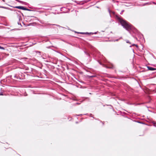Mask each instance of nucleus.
Wrapping results in <instances>:
<instances>
[{
    "mask_svg": "<svg viewBox=\"0 0 156 156\" xmlns=\"http://www.w3.org/2000/svg\"><path fill=\"white\" fill-rule=\"evenodd\" d=\"M116 17L121 25L126 30L129 31H130V30L135 31H136V29L129 23L118 16H116Z\"/></svg>",
    "mask_w": 156,
    "mask_h": 156,
    "instance_id": "1",
    "label": "nucleus"
},
{
    "mask_svg": "<svg viewBox=\"0 0 156 156\" xmlns=\"http://www.w3.org/2000/svg\"><path fill=\"white\" fill-rule=\"evenodd\" d=\"M22 73L18 74H14L13 75L14 79H13L16 80H23V76Z\"/></svg>",
    "mask_w": 156,
    "mask_h": 156,
    "instance_id": "2",
    "label": "nucleus"
},
{
    "mask_svg": "<svg viewBox=\"0 0 156 156\" xmlns=\"http://www.w3.org/2000/svg\"><path fill=\"white\" fill-rule=\"evenodd\" d=\"M9 6L10 7H13V8H17L18 9H21L22 10H24V7L23 6H11L10 5H9Z\"/></svg>",
    "mask_w": 156,
    "mask_h": 156,
    "instance_id": "3",
    "label": "nucleus"
},
{
    "mask_svg": "<svg viewBox=\"0 0 156 156\" xmlns=\"http://www.w3.org/2000/svg\"><path fill=\"white\" fill-rule=\"evenodd\" d=\"M148 70L153 71L156 70V69L149 66H147Z\"/></svg>",
    "mask_w": 156,
    "mask_h": 156,
    "instance_id": "4",
    "label": "nucleus"
},
{
    "mask_svg": "<svg viewBox=\"0 0 156 156\" xmlns=\"http://www.w3.org/2000/svg\"><path fill=\"white\" fill-rule=\"evenodd\" d=\"M15 0L17 1V2H19L22 3L23 4H24V3H25V2L22 1H20L19 0Z\"/></svg>",
    "mask_w": 156,
    "mask_h": 156,
    "instance_id": "5",
    "label": "nucleus"
},
{
    "mask_svg": "<svg viewBox=\"0 0 156 156\" xmlns=\"http://www.w3.org/2000/svg\"><path fill=\"white\" fill-rule=\"evenodd\" d=\"M74 2L76 3H77L78 4H79V5H83V3H82L81 2H77L76 1H75Z\"/></svg>",
    "mask_w": 156,
    "mask_h": 156,
    "instance_id": "6",
    "label": "nucleus"
},
{
    "mask_svg": "<svg viewBox=\"0 0 156 156\" xmlns=\"http://www.w3.org/2000/svg\"><path fill=\"white\" fill-rule=\"evenodd\" d=\"M78 33L82 34H90V33L88 32H78Z\"/></svg>",
    "mask_w": 156,
    "mask_h": 156,
    "instance_id": "7",
    "label": "nucleus"
},
{
    "mask_svg": "<svg viewBox=\"0 0 156 156\" xmlns=\"http://www.w3.org/2000/svg\"><path fill=\"white\" fill-rule=\"evenodd\" d=\"M84 53L87 56L89 57L90 56V55L89 53H88V52H87V51H84Z\"/></svg>",
    "mask_w": 156,
    "mask_h": 156,
    "instance_id": "8",
    "label": "nucleus"
},
{
    "mask_svg": "<svg viewBox=\"0 0 156 156\" xmlns=\"http://www.w3.org/2000/svg\"><path fill=\"white\" fill-rule=\"evenodd\" d=\"M34 52H35L36 53L39 54V55H41V52L40 51H34Z\"/></svg>",
    "mask_w": 156,
    "mask_h": 156,
    "instance_id": "9",
    "label": "nucleus"
},
{
    "mask_svg": "<svg viewBox=\"0 0 156 156\" xmlns=\"http://www.w3.org/2000/svg\"><path fill=\"white\" fill-rule=\"evenodd\" d=\"M24 10H27V11H31V10L30 9H27L25 7H24Z\"/></svg>",
    "mask_w": 156,
    "mask_h": 156,
    "instance_id": "10",
    "label": "nucleus"
},
{
    "mask_svg": "<svg viewBox=\"0 0 156 156\" xmlns=\"http://www.w3.org/2000/svg\"><path fill=\"white\" fill-rule=\"evenodd\" d=\"M48 7V8H46H46H44L43 9H47V10H51V7Z\"/></svg>",
    "mask_w": 156,
    "mask_h": 156,
    "instance_id": "11",
    "label": "nucleus"
},
{
    "mask_svg": "<svg viewBox=\"0 0 156 156\" xmlns=\"http://www.w3.org/2000/svg\"><path fill=\"white\" fill-rule=\"evenodd\" d=\"M95 76H88V78H92V77H95Z\"/></svg>",
    "mask_w": 156,
    "mask_h": 156,
    "instance_id": "12",
    "label": "nucleus"
},
{
    "mask_svg": "<svg viewBox=\"0 0 156 156\" xmlns=\"http://www.w3.org/2000/svg\"><path fill=\"white\" fill-rule=\"evenodd\" d=\"M0 49L4 50L5 49L4 48L0 46Z\"/></svg>",
    "mask_w": 156,
    "mask_h": 156,
    "instance_id": "13",
    "label": "nucleus"
},
{
    "mask_svg": "<svg viewBox=\"0 0 156 156\" xmlns=\"http://www.w3.org/2000/svg\"><path fill=\"white\" fill-rule=\"evenodd\" d=\"M65 8L62 7L61 8V10L62 11L64 9H65Z\"/></svg>",
    "mask_w": 156,
    "mask_h": 156,
    "instance_id": "14",
    "label": "nucleus"
},
{
    "mask_svg": "<svg viewBox=\"0 0 156 156\" xmlns=\"http://www.w3.org/2000/svg\"><path fill=\"white\" fill-rule=\"evenodd\" d=\"M4 94H3L2 92H0V95H3Z\"/></svg>",
    "mask_w": 156,
    "mask_h": 156,
    "instance_id": "15",
    "label": "nucleus"
},
{
    "mask_svg": "<svg viewBox=\"0 0 156 156\" xmlns=\"http://www.w3.org/2000/svg\"><path fill=\"white\" fill-rule=\"evenodd\" d=\"M0 8H4V9H6V7H4V6H0Z\"/></svg>",
    "mask_w": 156,
    "mask_h": 156,
    "instance_id": "16",
    "label": "nucleus"
},
{
    "mask_svg": "<svg viewBox=\"0 0 156 156\" xmlns=\"http://www.w3.org/2000/svg\"><path fill=\"white\" fill-rule=\"evenodd\" d=\"M126 42L127 43H130L129 42V41L128 40H126Z\"/></svg>",
    "mask_w": 156,
    "mask_h": 156,
    "instance_id": "17",
    "label": "nucleus"
},
{
    "mask_svg": "<svg viewBox=\"0 0 156 156\" xmlns=\"http://www.w3.org/2000/svg\"><path fill=\"white\" fill-rule=\"evenodd\" d=\"M18 25H21V23H20V22H18Z\"/></svg>",
    "mask_w": 156,
    "mask_h": 156,
    "instance_id": "18",
    "label": "nucleus"
},
{
    "mask_svg": "<svg viewBox=\"0 0 156 156\" xmlns=\"http://www.w3.org/2000/svg\"><path fill=\"white\" fill-rule=\"evenodd\" d=\"M124 11V10H122L121 11V12L120 13V14H122V12H123Z\"/></svg>",
    "mask_w": 156,
    "mask_h": 156,
    "instance_id": "19",
    "label": "nucleus"
},
{
    "mask_svg": "<svg viewBox=\"0 0 156 156\" xmlns=\"http://www.w3.org/2000/svg\"><path fill=\"white\" fill-rule=\"evenodd\" d=\"M108 12H109L110 14V11L109 9H108Z\"/></svg>",
    "mask_w": 156,
    "mask_h": 156,
    "instance_id": "20",
    "label": "nucleus"
},
{
    "mask_svg": "<svg viewBox=\"0 0 156 156\" xmlns=\"http://www.w3.org/2000/svg\"><path fill=\"white\" fill-rule=\"evenodd\" d=\"M132 45H133V46L136 45V47H137V45H136V44H133Z\"/></svg>",
    "mask_w": 156,
    "mask_h": 156,
    "instance_id": "21",
    "label": "nucleus"
},
{
    "mask_svg": "<svg viewBox=\"0 0 156 156\" xmlns=\"http://www.w3.org/2000/svg\"><path fill=\"white\" fill-rule=\"evenodd\" d=\"M92 114H90V117H93L92 116Z\"/></svg>",
    "mask_w": 156,
    "mask_h": 156,
    "instance_id": "22",
    "label": "nucleus"
},
{
    "mask_svg": "<svg viewBox=\"0 0 156 156\" xmlns=\"http://www.w3.org/2000/svg\"><path fill=\"white\" fill-rule=\"evenodd\" d=\"M119 39H116L115 40V41H119Z\"/></svg>",
    "mask_w": 156,
    "mask_h": 156,
    "instance_id": "23",
    "label": "nucleus"
},
{
    "mask_svg": "<svg viewBox=\"0 0 156 156\" xmlns=\"http://www.w3.org/2000/svg\"><path fill=\"white\" fill-rule=\"evenodd\" d=\"M82 115V114H80V115H78V116H81V115Z\"/></svg>",
    "mask_w": 156,
    "mask_h": 156,
    "instance_id": "24",
    "label": "nucleus"
},
{
    "mask_svg": "<svg viewBox=\"0 0 156 156\" xmlns=\"http://www.w3.org/2000/svg\"><path fill=\"white\" fill-rule=\"evenodd\" d=\"M53 25H55V24H53ZM56 25L57 26H59L58 25Z\"/></svg>",
    "mask_w": 156,
    "mask_h": 156,
    "instance_id": "25",
    "label": "nucleus"
},
{
    "mask_svg": "<svg viewBox=\"0 0 156 156\" xmlns=\"http://www.w3.org/2000/svg\"><path fill=\"white\" fill-rule=\"evenodd\" d=\"M153 124H154V125H156V123L154 122V123H153Z\"/></svg>",
    "mask_w": 156,
    "mask_h": 156,
    "instance_id": "26",
    "label": "nucleus"
},
{
    "mask_svg": "<svg viewBox=\"0 0 156 156\" xmlns=\"http://www.w3.org/2000/svg\"><path fill=\"white\" fill-rule=\"evenodd\" d=\"M39 9H39H37H37Z\"/></svg>",
    "mask_w": 156,
    "mask_h": 156,
    "instance_id": "27",
    "label": "nucleus"
},
{
    "mask_svg": "<svg viewBox=\"0 0 156 156\" xmlns=\"http://www.w3.org/2000/svg\"><path fill=\"white\" fill-rule=\"evenodd\" d=\"M153 3L155 4H156V3H155V2H153Z\"/></svg>",
    "mask_w": 156,
    "mask_h": 156,
    "instance_id": "28",
    "label": "nucleus"
},
{
    "mask_svg": "<svg viewBox=\"0 0 156 156\" xmlns=\"http://www.w3.org/2000/svg\"><path fill=\"white\" fill-rule=\"evenodd\" d=\"M76 104H79L78 103H76Z\"/></svg>",
    "mask_w": 156,
    "mask_h": 156,
    "instance_id": "29",
    "label": "nucleus"
},
{
    "mask_svg": "<svg viewBox=\"0 0 156 156\" xmlns=\"http://www.w3.org/2000/svg\"><path fill=\"white\" fill-rule=\"evenodd\" d=\"M3 0V2H5V0Z\"/></svg>",
    "mask_w": 156,
    "mask_h": 156,
    "instance_id": "30",
    "label": "nucleus"
}]
</instances>
